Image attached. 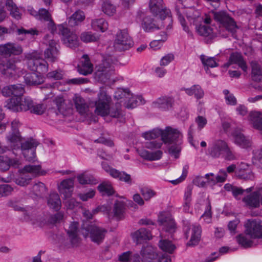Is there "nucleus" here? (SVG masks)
Segmentation results:
<instances>
[{"mask_svg": "<svg viewBox=\"0 0 262 262\" xmlns=\"http://www.w3.org/2000/svg\"><path fill=\"white\" fill-rule=\"evenodd\" d=\"M7 142L13 149H20L25 158L28 161H34L36 148L38 142L33 138L23 141L20 132H9L6 137Z\"/></svg>", "mask_w": 262, "mask_h": 262, "instance_id": "f257e3e1", "label": "nucleus"}, {"mask_svg": "<svg viewBox=\"0 0 262 262\" xmlns=\"http://www.w3.org/2000/svg\"><path fill=\"white\" fill-rule=\"evenodd\" d=\"M212 18L220 25L219 33L224 37H227V34L224 33L223 29H225L231 33L233 37H235V34L238 29L236 23L230 15L225 11H210L205 14L204 21L206 24H210Z\"/></svg>", "mask_w": 262, "mask_h": 262, "instance_id": "f03ea898", "label": "nucleus"}, {"mask_svg": "<svg viewBox=\"0 0 262 262\" xmlns=\"http://www.w3.org/2000/svg\"><path fill=\"white\" fill-rule=\"evenodd\" d=\"M18 103L17 100L12 99L9 101L8 105L11 111L14 112H26L30 110L31 113L37 115L43 114L45 110L42 104H34L32 99L29 97L25 98L24 103L20 105H15Z\"/></svg>", "mask_w": 262, "mask_h": 262, "instance_id": "7ed1b4c3", "label": "nucleus"}, {"mask_svg": "<svg viewBox=\"0 0 262 262\" xmlns=\"http://www.w3.org/2000/svg\"><path fill=\"white\" fill-rule=\"evenodd\" d=\"M150 11L155 16H158L162 20L165 18L166 30H169L172 28V19L170 15V11L165 6L163 0H150L149 3Z\"/></svg>", "mask_w": 262, "mask_h": 262, "instance_id": "20e7f679", "label": "nucleus"}, {"mask_svg": "<svg viewBox=\"0 0 262 262\" xmlns=\"http://www.w3.org/2000/svg\"><path fill=\"white\" fill-rule=\"evenodd\" d=\"M28 68L33 72L45 74L48 71L47 62L36 52L27 53L25 55Z\"/></svg>", "mask_w": 262, "mask_h": 262, "instance_id": "39448f33", "label": "nucleus"}, {"mask_svg": "<svg viewBox=\"0 0 262 262\" xmlns=\"http://www.w3.org/2000/svg\"><path fill=\"white\" fill-rule=\"evenodd\" d=\"M114 66L110 58L106 59L96 67L95 78L102 83L106 82L114 74Z\"/></svg>", "mask_w": 262, "mask_h": 262, "instance_id": "423d86ee", "label": "nucleus"}, {"mask_svg": "<svg viewBox=\"0 0 262 262\" xmlns=\"http://www.w3.org/2000/svg\"><path fill=\"white\" fill-rule=\"evenodd\" d=\"M25 93L24 86L21 84H16L7 85L4 86L2 90V93L4 96L10 97L13 96V97L8 99L6 101L5 106L11 110L8 107V104L9 103V101L14 99L17 100L18 103L15 105H20L21 104L24 103V100H22L21 96Z\"/></svg>", "mask_w": 262, "mask_h": 262, "instance_id": "0eeeda50", "label": "nucleus"}, {"mask_svg": "<svg viewBox=\"0 0 262 262\" xmlns=\"http://www.w3.org/2000/svg\"><path fill=\"white\" fill-rule=\"evenodd\" d=\"M97 96L98 99L95 103L96 106L95 113L97 115L101 116L108 115L109 107L112 101L111 97L107 95L104 88H100V91L97 94Z\"/></svg>", "mask_w": 262, "mask_h": 262, "instance_id": "6e6552de", "label": "nucleus"}, {"mask_svg": "<svg viewBox=\"0 0 262 262\" xmlns=\"http://www.w3.org/2000/svg\"><path fill=\"white\" fill-rule=\"evenodd\" d=\"M137 17L141 20V27L145 32H153L163 28L166 29L167 24L165 23V18L162 19V20L160 18L158 21L150 16H144L143 13H138Z\"/></svg>", "mask_w": 262, "mask_h": 262, "instance_id": "1a4fd4ad", "label": "nucleus"}, {"mask_svg": "<svg viewBox=\"0 0 262 262\" xmlns=\"http://www.w3.org/2000/svg\"><path fill=\"white\" fill-rule=\"evenodd\" d=\"M134 42L126 30H120L116 34L114 47L116 51L121 52L128 50Z\"/></svg>", "mask_w": 262, "mask_h": 262, "instance_id": "9d476101", "label": "nucleus"}, {"mask_svg": "<svg viewBox=\"0 0 262 262\" xmlns=\"http://www.w3.org/2000/svg\"><path fill=\"white\" fill-rule=\"evenodd\" d=\"M245 233L251 238H262L261 221L259 219L248 220L244 224Z\"/></svg>", "mask_w": 262, "mask_h": 262, "instance_id": "9b49d317", "label": "nucleus"}, {"mask_svg": "<svg viewBox=\"0 0 262 262\" xmlns=\"http://www.w3.org/2000/svg\"><path fill=\"white\" fill-rule=\"evenodd\" d=\"M161 140L165 144H172L176 142L182 143L183 136L181 133L176 128L170 126L161 129Z\"/></svg>", "mask_w": 262, "mask_h": 262, "instance_id": "f8f14e48", "label": "nucleus"}, {"mask_svg": "<svg viewBox=\"0 0 262 262\" xmlns=\"http://www.w3.org/2000/svg\"><path fill=\"white\" fill-rule=\"evenodd\" d=\"M59 34L62 35V40L64 44L70 48L78 46L79 42L77 35L71 32L67 27L61 24L58 26Z\"/></svg>", "mask_w": 262, "mask_h": 262, "instance_id": "ddd939ff", "label": "nucleus"}, {"mask_svg": "<svg viewBox=\"0 0 262 262\" xmlns=\"http://www.w3.org/2000/svg\"><path fill=\"white\" fill-rule=\"evenodd\" d=\"M23 52L22 47L16 43L9 42L0 45V54L6 57H9L12 55H19Z\"/></svg>", "mask_w": 262, "mask_h": 262, "instance_id": "4468645a", "label": "nucleus"}, {"mask_svg": "<svg viewBox=\"0 0 262 262\" xmlns=\"http://www.w3.org/2000/svg\"><path fill=\"white\" fill-rule=\"evenodd\" d=\"M88 231L90 234L91 241L98 245L103 242L107 232L105 229L95 225L89 226Z\"/></svg>", "mask_w": 262, "mask_h": 262, "instance_id": "2eb2a0df", "label": "nucleus"}, {"mask_svg": "<svg viewBox=\"0 0 262 262\" xmlns=\"http://www.w3.org/2000/svg\"><path fill=\"white\" fill-rule=\"evenodd\" d=\"M242 201L249 209L259 208L260 205V187L256 188L255 191L244 197Z\"/></svg>", "mask_w": 262, "mask_h": 262, "instance_id": "dca6fc26", "label": "nucleus"}, {"mask_svg": "<svg viewBox=\"0 0 262 262\" xmlns=\"http://www.w3.org/2000/svg\"><path fill=\"white\" fill-rule=\"evenodd\" d=\"M68 240L70 247H77L80 245L81 238L78 234V224L77 222L72 223L67 230Z\"/></svg>", "mask_w": 262, "mask_h": 262, "instance_id": "f3484780", "label": "nucleus"}, {"mask_svg": "<svg viewBox=\"0 0 262 262\" xmlns=\"http://www.w3.org/2000/svg\"><path fill=\"white\" fill-rule=\"evenodd\" d=\"M0 70L2 73L8 77L15 78L20 71L15 64L9 60L0 61Z\"/></svg>", "mask_w": 262, "mask_h": 262, "instance_id": "a211bd4d", "label": "nucleus"}, {"mask_svg": "<svg viewBox=\"0 0 262 262\" xmlns=\"http://www.w3.org/2000/svg\"><path fill=\"white\" fill-rule=\"evenodd\" d=\"M227 142L223 140H215L208 149V155L213 158L222 157L223 152L226 147Z\"/></svg>", "mask_w": 262, "mask_h": 262, "instance_id": "6ab92c4d", "label": "nucleus"}, {"mask_svg": "<svg viewBox=\"0 0 262 262\" xmlns=\"http://www.w3.org/2000/svg\"><path fill=\"white\" fill-rule=\"evenodd\" d=\"M74 178H69L62 181L58 186V191L65 199L72 196L74 188Z\"/></svg>", "mask_w": 262, "mask_h": 262, "instance_id": "aec40b11", "label": "nucleus"}, {"mask_svg": "<svg viewBox=\"0 0 262 262\" xmlns=\"http://www.w3.org/2000/svg\"><path fill=\"white\" fill-rule=\"evenodd\" d=\"M49 47L45 51V57L49 61L54 62L57 60L59 51L58 49V43L54 39L49 40Z\"/></svg>", "mask_w": 262, "mask_h": 262, "instance_id": "412c9836", "label": "nucleus"}, {"mask_svg": "<svg viewBox=\"0 0 262 262\" xmlns=\"http://www.w3.org/2000/svg\"><path fill=\"white\" fill-rule=\"evenodd\" d=\"M174 103L173 98L171 97L163 96L159 98L155 101L152 102L154 107L158 108L163 111L170 110Z\"/></svg>", "mask_w": 262, "mask_h": 262, "instance_id": "4be33fe9", "label": "nucleus"}, {"mask_svg": "<svg viewBox=\"0 0 262 262\" xmlns=\"http://www.w3.org/2000/svg\"><path fill=\"white\" fill-rule=\"evenodd\" d=\"M234 142L243 148H248L251 146V141L249 137H245L238 130H234L232 133Z\"/></svg>", "mask_w": 262, "mask_h": 262, "instance_id": "5701e85b", "label": "nucleus"}, {"mask_svg": "<svg viewBox=\"0 0 262 262\" xmlns=\"http://www.w3.org/2000/svg\"><path fill=\"white\" fill-rule=\"evenodd\" d=\"M227 177V172L223 169L220 170L216 176L213 173H207L205 176V178L207 179V184L210 185H214L217 183L224 182Z\"/></svg>", "mask_w": 262, "mask_h": 262, "instance_id": "b1692460", "label": "nucleus"}, {"mask_svg": "<svg viewBox=\"0 0 262 262\" xmlns=\"http://www.w3.org/2000/svg\"><path fill=\"white\" fill-rule=\"evenodd\" d=\"M38 18L41 21L47 23L48 30L52 33H54L56 30V26L53 20L51 18V15L49 11L45 9H40L38 12Z\"/></svg>", "mask_w": 262, "mask_h": 262, "instance_id": "393cba45", "label": "nucleus"}, {"mask_svg": "<svg viewBox=\"0 0 262 262\" xmlns=\"http://www.w3.org/2000/svg\"><path fill=\"white\" fill-rule=\"evenodd\" d=\"M233 63L238 64L244 72L247 71V66L246 63L240 53L237 52L232 53L230 56L228 62L226 63L224 66L225 67H228L230 64Z\"/></svg>", "mask_w": 262, "mask_h": 262, "instance_id": "a878e982", "label": "nucleus"}, {"mask_svg": "<svg viewBox=\"0 0 262 262\" xmlns=\"http://www.w3.org/2000/svg\"><path fill=\"white\" fill-rule=\"evenodd\" d=\"M142 262H152L157 257V253L151 246L143 247L141 250Z\"/></svg>", "mask_w": 262, "mask_h": 262, "instance_id": "bb28decb", "label": "nucleus"}, {"mask_svg": "<svg viewBox=\"0 0 262 262\" xmlns=\"http://www.w3.org/2000/svg\"><path fill=\"white\" fill-rule=\"evenodd\" d=\"M224 188L226 191L231 192L233 196L236 200H240V196L242 195L244 192L249 193L251 192L253 189V187H251L246 189H244L241 187H238L236 186L231 185L230 184H226L224 185Z\"/></svg>", "mask_w": 262, "mask_h": 262, "instance_id": "cd10ccee", "label": "nucleus"}, {"mask_svg": "<svg viewBox=\"0 0 262 262\" xmlns=\"http://www.w3.org/2000/svg\"><path fill=\"white\" fill-rule=\"evenodd\" d=\"M32 179V177L26 172L23 169L15 176L14 182L20 186L24 187L29 185Z\"/></svg>", "mask_w": 262, "mask_h": 262, "instance_id": "c85d7f7f", "label": "nucleus"}, {"mask_svg": "<svg viewBox=\"0 0 262 262\" xmlns=\"http://www.w3.org/2000/svg\"><path fill=\"white\" fill-rule=\"evenodd\" d=\"M42 73H27L24 76L25 82L28 85H38L43 83L44 77Z\"/></svg>", "mask_w": 262, "mask_h": 262, "instance_id": "c756f323", "label": "nucleus"}, {"mask_svg": "<svg viewBox=\"0 0 262 262\" xmlns=\"http://www.w3.org/2000/svg\"><path fill=\"white\" fill-rule=\"evenodd\" d=\"M47 204L50 209L59 210L61 207V202L58 194L55 192L50 193L47 198Z\"/></svg>", "mask_w": 262, "mask_h": 262, "instance_id": "7c9ffc66", "label": "nucleus"}, {"mask_svg": "<svg viewBox=\"0 0 262 262\" xmlns=\"http://www.w3.org/2000/svg\"><path fill=\"white\" fill-rule=\"evenodd\" d=\"M24 221L34 223L36 217V211L35 209L30 206H25L21 211Z\"/></svg>", "mask_w": 262, "mask_h": 262, "instance_id": "2f4dec72", "label": "nucleus"}, {"mask_svg": "<svg viewBox=\"0 0 262 262\" xmlns=\"http://www.w3.org/2000/svg\"><path fill=\"white\" fill-rule=\"evenodd\" d=\"M6 8L10 12V15L14 19L19 20L21 18V12L13 0H6Z\"/></svg>", "mask_w": 262, "mask_h": 262, "instance_id": "473e14b6", "label": "nucleus"}, {"mask_svg": "<svg viewBox=\"0 0 262 262\" xmlns=\"http://www.w3.org/2000/svg\"><path fill=\"white\" fill-rule=\"evenodd\" d=\"M151 237L150 232L145 228H141L133 234V238L136 240L137 244H141L142 241L149 240Z\"/></svg>", "mask_w": 262, "mask_h": 262, "instance_id": "72a5a7b5", "label": "nucleus"}, {"mask_svg": "<svg viewBox=\"0 0 262 262\" xmlns=\"http://www.w3.org/2000/svg\"><path fill=\"white\" fill-rule=\"evenodd\" d=\"M139 155L143 159L148 161H155L160 159L162 157L163 152L158 150L154 152H149L145 149L138 150Z\"/></svg>", "mask_w": 262, "mask_h": 262, "instance_id": "f704fd0d", "label": "nucleus"}, {"mask_svg": "<svg viewBox=\"0 0 262 262\" xmlns=\"http://www.w3.org/2000/svg\"><path fill=\"white\" fill-rule=\"evenodd\" d=\"M84 19V12L80 10H78L69 17L68 25L72 27H75L80 24Z\"/></svg>", "mask_w": 262, "mask_h": 262, "instance_id": "c9c22d12", "label": "nucleus"}, {"mask_svg": "<svg viewBox=\"0 0 262 262\" xmlns=\"http://www.w3.org/2000/svg\"><path fill=\"white\" fill-rule=\"evenodd\" d=\"M82 57L84 60L82 62L81 66H78V71L80 74L87 75L92 72L93 64L90 62L88 55H83Z\"/></svg>", "mask_w": 262, "mask_h": 262, "instance_id": "e433bc0d", "label": "nucleus"}, {"mask_svg": "<svg viewBox=\"0 0 262 262\" xmlns=\"http://www.w3.org/2000/svg\"><path fill=\"white\" fill-rule=\"evenodd\" d=\"M202 230L199 225H194L192 229V234L187 246H193L197 245L200 241Z\"/></svg>", "mask_w": 262, "mask_h": 262, "instance_id": "4c0bfd02", "label": "nucleus"}, {"mask_svg": "<svg viewBox=\"0 0 262 262\" xmlns=\"http://www.w3.org/2000/svg\"><path fill=\"white\" fill-rule=\"evenodd\" d=\"M252 69V78L254 81H262V68L256 61H252L250 63Z\"/></svg>", "mask_w": 262, "mask_h": 262, "instance_id": "58836bf2", "label": "nucleus"}, {"mask_svg": "<svg viewBox=\"0 0 262 262\" xmlns=\"http://www.w3.org/2000/svg\"><path fill=\"white\" fill-rule=\"evenodd\" d=\"M161 225L163 226V229L167 232L173 233L176 231V226L174 220L169 217H166L165 219H161L160 221Z\"/></svg>", "mask_w": 262, "mask_h": 262, "instance_id": "ea45409f", "label": "nucleus"}, {"mask_svg": "<svg viewBox=\"0 0 262 262\" xmlns=\"http://www.w3.org/2000/svg\"><path fill=\"white\" fill-rule=\"evenodd\" d=\"M196 30L200 35L207 37L210 39H212L216 36L212 29L206 25H200L196 26Z\"/></svg>", "mask_w": 262, "mask_h": 262, "instance_id": "a19ab883", "label": "nucleus"}, {"mask_svg": "<svg viewBox=\"0 0 262 262\" xmlns=\"http://www.w3.org/2000/svg\"><path fill=\"white\" fill-rule=\"evenodd\" d=\"M249 119L254 128L262 130V114L257 112H252L249 114Z\"/></svg>", "mask_w": 262, "mask_h": 262, "instance_id": "79ce46f5", "label": "nucleus"}, {"mask_svg": "<svg viewBox=\"0 0 262 262\" xmlns=\"http://www.w3.org/2000/svg\"><path fill=\"white\" fill-rule=\"evenodd\" d=\"M23 169L31 176L33 177L39 175H44L46 172L41 170V166L39 165H28L24 166Z\"/></svg>", "mask_w": 262, "mask_h": 262, "instance_id": "37998d69", "label": "nucleus"}, {"mask_svg": "<svg viewBox=\"0 0 262 262\" xmlns=\"http://www.w3.org/2000/svg\"><path fill=\"white\" fill-rule=\"evenodd\" d=\"M74 102L77 111L79 114L81 115L86 114L89 110V106L81 97L75 96Z\"/></svg>", "mask_w": 262, "mask_h": 262, "instance_id": "c03bdc74", "label": "nucleus"}, {"mask_svg": "<svg viewBox=\"0 0 262 262\" xmlns=\"http://www.w3.org/2000/svg\"><path fill=\"white\" fill-rule=\"evenodd\" d=\"M182 90L189 96L194 95L198 99L202 98L204 94V91L199 85H194L190 88H183Z\"/></svg>", "mask_w": 262, "mask_h": 262, "instance_id": "a18cd8bd", "label": "nucleus"}, {"mask_svg": "<svg viewBox=\"0 0 262 262\" xmlns=\"http://www.w3.org/2000/svg\"><path fill=\"white\" fill-rule=\"evenodd\" d=\"M120 262H141V258L138 254H133L130 251L123 253L119 257Z\"/></svg>", "mask_w": 262, "mask_h": 262, "instance_id": "49530a36", "label": "nucleus"}, {"mask_svg": "<svg viewBox=\"0 0 262 262\" xmlns=\"http://www.w3.org/2000/svg\"><path fill=\"white\" fill-rule=\"evenodd\" d=\"M91 26L93 29L96 31H101L103 32L108 29V23L102 18L94 19L92 20Z\"/></svg>", "mask_w": 262, "mask_h": 262, "instance_id": "de8ad7c7", "label": "nucleus"}, {"mask_svg": "<svg viewBox=\"0 0 262 262\" xmlns=\"http://www.w3.org/2000/svg\"><path fill=\"white\" fill-rule=\"evenodd\" d=\"M200 59L202 64L205 67V70L206 72L209 70V67L214 68L219 66V64L216 61L214 57H209L204 55H201Z\"/></svg>", "mask_w": 262, "mask_h": 262, "instance_id": "09e8293b", "label": "nucleus"}, {"mask_svg": "<svg viewBox=\"0 0 262 262\" xmlns=\"http://www.w3.org/2000/svg\"><path fill=\"white\" fill-rule=\"evenodd\" d=\"M114 178L119 180L121 181L124 182L128 185H132L133 184V180L130 174L127 173L124 171H115Z\"/></svg>", "mask_w": 262, "mask_h": 262, "instance_id": "8fccbe9b", "label": "nucleus"}, {"mask_svg": "<svg viewBox=\"0 0 262 262\" xmlns=\"http://www.w3.org/2000/svg\"><path fill=\"white\" fill-rule=\"evenodd\" d=\"M125 205L121 201H117L114 205L113 212L114 216L118 219H121L124 212Z\"/></svg>", "mask_w": 262, "mask_h": 262, "instance_id": "3c124183", "label": "nucleus"}, {"mask_svg": "<svg viewBox=\"0 0 262 262\" xmlns=\"http://www.w3.org/2000/svg\"><path fill=\"white\" fill-rule=\"evenodd\" d=\"M159 247L163 251L172 253L176 247L171 242L167 239H161L159 241Z\"/></svg>", "mask_w": 262, "mask_h": 262, "instance_id": "603ef678", "label": "nucleus"}, {"mask_svg": "<svg viewBox=\"0 0 262 262\" xmlns=\"http://www.w3.org/2000/svg\"><path fill=\"white\" fill-rule=\"evenodd\" d=\"M32 191L36 196L41 197L46 193L47 188L43 183L38 182L33 186Z\"/></svg>", "mask_w": 262, "mask_h": 262, "instance_id": "864d4df0", "label": "nucleus"}, {"mask_svg": "<svg viewBox=\"0 0 262 262\" xmlns=\"http://www.w3.org/2000/svg\"><path fill=\"white\" fill-rule=\"evenodd\" d=\"M79 183L82 185L84 184H95L96 180L92 176L85 173H82L77 177Z\"/></svg>", "mask_w": 262, "mask_h": 262, "instance_id": "5fc2aeb1", "label": "nucleus"}, {"mask_svg": "<svg viewBox=\"0 0 262 262\" xmlns=\"http://www.w3.org/2000/svg\"><path fill=\"white\" fill-rule=\"evenodd\" d=\"M80 39L82 41L87 43L98 40L99 36L91 32H84L81 34Z\"/></svg>", "mask_w": 262, "mask_h": 262, "instance_id": "6e6d98bb", "label": "nucleus"}, {"mask_svg": "<svg viewBox=\"0 0 262 262\" xmlns=\"http://www.w3.org/2000/svg\"><path fill=\"white\" fill-rule=\"evenodd\" d=\"M102 11L107 15L112 16L116 13V7L108 2H104L102 6Z\"/></svg>", "mask_w": 262, "mask_h": 262, "instance_id": "4d7b16f0", "label": "nucleus"}, {"mask_svg": "<svg viewBox=\"0 0 262 262\" xmlns=\"http://www.w3.org/2000/svg\"><path fill=\"white\" fill-rule=\"evenodd\" d=\"M161 129L155 128L152 130L142 133V137L146 140H152L161 136Z\"/></svg>", "mask_w": 262, "mask_h": 262, "instance_id": "13d9d810", "label": "nucleus"}, {"mask_svg": "<svg viewBox=\"0 0 262 262\" xmlns=\"http://www.w3.org/2000/svg\"><path fill=\"white\" fill-rule=\"evenodd\" d=\"M237 243L242 247L245 248L251 247L253 242L250 239L246 237L245 235L241 234L236 237Z\"/></svg>", "mask_w": 262, "mask_h": 262, "instance_id": "bf43d9fd", "label": "nucleus"}, {"mask_svg": "<svg viewBox=\"0 0 262 262\" xmlns=\"http://www.w3.org/2000/svg\"><path fill=\"white\" fill-rule=\"evenodd\" d=\"M182 143L176 142L172 143L168 148V152L171 156H173L175 159L179 158L181 150V144Z\"/></svg>", "mask_w": 262, "mask_h": 262, "instance_id": "052dcab7", "label": "nucleus"}, {"mask_svg": "<svg viewBox=\"0 0 262 262\" xmlns=\"http://www.w3.org/2000/svg\"><path fill=\"white\" fill-rule=\"evenodd\" d=\"M98 189L103 195H111L114 193V190L112 185L107 183H103L98 186Z\"/></svg>", "mask_w": 262, "mask_h": 262, "instance_id": "680f3d73", "label": "nucleus"}, {"mask_svg": "<svg viewBox=\"0 0 262 262\" xmlns=\"http://www.w3.org/2000/svg\"><path fill=\"white\" fill-rule=\"evenodd\" d=\"M108 115L113 118H119L120 117H122L123 115L120 109V104L116 103L114 107H110Z\"/></svg>", "mask_w": 262, "mask_h": 262, "instance_id": "e2e57ef3", "label": "nucleus"}, {"mask_svg": "<svg viewBox=\"0 0 262 262\" xmlns=\"http://www.w3.org/2000/svg\"><path fill=\"white\" fill-rule=\"evenodd\" d=\"M182 10L183 11V9L181 10L177 7L175 8L176 14L184 31L189 34L190 33L189 28V27L186 25V21L184 16L182 15Z\"/></svg>", "mask_w": 262, "mask_h": 262, "instance_id": "0e129e2a", "label": "nucleus"}, {"mask_svg": "<svg viewBox=\"0 0 262 262\" xmlns=\"http://www.w3.org/2000/svg\"><path fill=\"white\" fill-rule=\"evenodd\" d=\"M222 157L226 160L232 161L236 159V156L234 151L229 147L228 144L224 150Z\"/></svg>", "mask_w": 262, "mask_h": 262, "instance_id": "69168bd1", "label": "nucleus"}, {"mask_svg": "<svg viewBox=\"0 0 262 262\" xmlns=\"http://www.w3.org/2000/svg\"><path fill=\"white\" fill-rule=\"evenodd\" d=\"M38 31L35 29L31 28L29 30H27L21 27L18 28L16 30V34L17 35H30L31 36L37 35L38 34Z\"/></svg>", "mask_w": 262, "mask_h": 262, "instance_id": "338daca9", "label": "nucleus"}, {"mask_svg": "<svg viewBox=\"0 0 262 262\" xmlns=\"http://www.w3.org/2000/svg\"><path fill=\"white\" fill-rule=\"evenodd\" d=\"M140 191L145 201H149L156 194L154 190L147 187L141 188Z\"/></svg>", "mask_w": 262, "mask_h": 262, "instance_id": "774afa93", "label": "nucleus"}]
</instances>
